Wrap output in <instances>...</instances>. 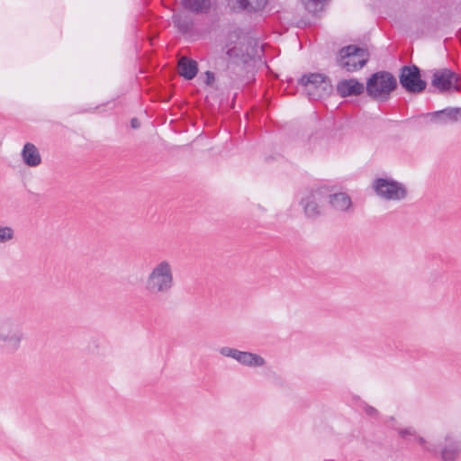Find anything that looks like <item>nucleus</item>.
Masks as SVG:
<instances>
[{"mask_svg": "<svg viewBox=\"0 0 461 461\" xmlns=\"http://www.w3.org/2000/svg\"><path fill=\"white\" fill-rule=\"evenodd\" d=\"M433 445L436 450L428 452L438 456L442 461H456L461 455V438L455 432L447 433L438 444Z\"/></svg>", "mask_w": 461, "mask_h": 461, "instance_id": "nucleus-9", "label": "nucleus"}, {"mask_svg": "<svg viewBox=\"0 0 461 461\" xmlns=\"http://www.w3.org/2000/svg\"><path fill=\"white\" fill-rule=\"evenodd\" d=\"M326 0H302L305 9L312 14L320 12Z\"/></svg>", "mask_w": 461, "mask_h": 461, "instance_id": "nucleus-22", "label": "nucleus"}, {"mask_svg": "<svg viewBox=\"0 0 461 461\" xmlns=\"http://www.w3.org/2000/svg\"><path fill=\"white\" fill-rule=\"evenodd\" d=\"M365 411L366 414L370 415V416H375L376 414V410L374 408V407H371V406H366V409H365Z\"/></svg>", "mask_w": 461, "mask_h": 461, "instance_id": "nucleus-25", "label": "nucleus"}, {"mask_svg": "<svg viewBox=\"0 0 461 461\" xmlns=\"http://www.w3.org/2000/svg\"><path fill=\"white\" fill-rule=\"evenodd\" d=\"M258 55L256 41L246 36L232 47V75L241 84L250 82L254 77L255 57Z\"/></svg>", "mask_w": 461, "mask_h": 461, "instance_id": "nucleus-1", "label": "nucleus"}, {"mask_svg": "<svg viewBox=\"0 0 461 461\" xmlns=\"http://www.w3.org/2000/svg\"><path fill=\"white\" fill-rule=\"evenodd\" d=\"M14 231L10 226L0 225V244L6 243L14 239Z\"/></svg>", "mask_w": 461, "mask_h": 461, "instance_id": "nucleus-23", "label": "nucleus"}, {"mask_svg": "<svg viewBox=\"0 0 461 461\" xmlns=\"http://www.w3.org/2000/svg\"><path fill=\"white\" fill-rule=\"evenodd\" d=\"M182 7L195 14H205L212 9V0H181Z\"/></svg>", "mask_w": 461, "mask_h": 461, "instance_id": "nucleus-17", "label": "nucleus"}, {"mask_svg": "<svg viewBox=\"0 0 461 461\" xmlns=\"http://www.w3.org/2000/svg\"><path fill=\"white\" fill-rule=\"evenodd\" d=\"M220 352L221 355H223L225 357H230V348H229V347L221 348L220 349Z\"/></svg>", "mask_w": 461, "mask_h": 461, "instance_id": "nucleus-26", "label": "nucleus"}, {"mask_svg": "<svg viewBox=\"0 0 461 461\" xmlns=\"http://www.w3.org/2000/svg\"><path fill=\"white\" fill-rule=\"evenodd\" d=\"M375 194L387 202H402L408 196L406 185L392 177H377L372 183Z\"/></svg>", "mask_w": 461, "mask_h": 461, "instance_id": "nucleus-4", "label": "nucleus"}, {"mask_svg": "<svg viewBox=\"0 0 461 461\" xmlns=\"http://www.w3.org/2000/svg\"><path fill=\"white\" fill-rule=\"evenodd\" d=\"M205 76H206L205 83L207 85H212L214 81V74L211 71H206Z\"/></svg>", "mask_w": 461, "mask_h": 461, "instance_id": "nucleus-24", "label": "nucleus"}, {"mask_svg": "<svg viewBox=\"0 0 461 461\" xmlns=\"http://www.w3.org/2000/svg\"><path fill=\"white\" fill-rule=\"evenodd\" d=\"M225 53L227 56L230 57V48H228V46L226 45V50H225Z\"/></svg>", "mask_w": 461, "mask_h": 461, "instance_id": "nucleus-28", "label": "nucleus"}, {"mask_svg": "<svg viewBox=\"0 0 461 461\" xmlns=\"http://www.w3.org/2000/svg\"><path fill=\"white\" fill-rule=\"evenodd\" d=\"M300 83L304 87L305 93L312 99L324 98L332 92L330 80L321 73L303 75L300 79Z\"/></svg>", "mask_w": 461, "mask_h": 461, "instance_id": "nucleus-7", "label": "nucleus"}, {"mask_svg": "<svg viewBox=\"0 0 461 461\" xmlns=\"http://www.w3.org/2000/svg\"><path fill=\"white\" fill-rule=\"evenodd\" d=\"M328 194V186H317L302 193L299 203L307 218L319 217L323 209V201Z\"/></svg>", "mask_w": 461, "mask_h": 461, "instance_id": "nucleus-5", "label": "nucleus"}, {"mask_svg": "<svg viewBox=\"0 0 461 461\" xmlns=\"http://www.w3.org/2000/svg\"><path fill=\"white\" fill-rule=\"evenodd\" d=\"M179 75L186 80L194 78L198 72V64L187 57L180 58L178 61Z\"/></svg>", "mask_w": 461, "mask_h": 461, "instance_id": "nucleus-20", "label": "nucleus"}, {"mask_svg": "<svg viewBox=\"0 0 461 461\" xmlns=\"http://www.w3.org/2000/svg\"><path fill=\"white\" fill-rule=\"evenodd\" d=\"M23 339L22 328L10 315L0 312V348L7 352L16 351Z\"/></svg>", "mask_w": 461, "mask_h": 461, "instance_id": "nucleus-3", "label": "nucleus"}, {"mask_svg": "<svg viewBox=\"0 0 461 461\" xmlns=\"http://www.w3.org/2000/svg\"><path fill=\"white\" fill-rule=\"evenodd\" d=\"M131 126L133 129H137V128H139L140 126V121L137 118H132L131 120Z\"/></svg>", "mask_w": 461, "mask_h": 461, "instance_id": "nucleus-27", "label": "nucleus"}, {"mask_svg": "<svg viewBox=\"0 0 461 461\" xmlns=\"http://www.w3.org/2000/svg\"><path fill=\"white\" fill-rule=\"evenodd\" d=\"M174 285L173 267L167 260L154 265L145 280V290L150 295H167Z\"/></svg>", "mask_w": 461, "mask_h": 461, "instance_id": "nucleus-2", "label": "nucleus"}, {"mask_svg": "<svg viewBox=\"0 0 461 461\" xmlns=\"http://www.w3.org/2000/svg\"><path fill=\"white\" fill-rule=\"evenodd\" d=\"M396 80L388 72L375 73L366 82V92L372 98L384 101L395 88Z\"/></svg>", "mask_w": 461, "mask_h": 461, "instance_id": "nucleus-6", "label": "nucleus"}, {"mask_svg": "<svg viewBox=\"0 0 461 461\" xmlns=\"http://www.w3.org/2000/svg\"><path fill=\"white\" fill-rule=\"evenodd\" d=\"M21 155L23 161L28 167H37L41 163V157L38 149L31 142L24 144Z\"/></svg>", "mask_w": 461, "mask_h": 461, "instance_id": "nucleus-18", "label": "nucleus"}, {"mask_svg": "<svg viewBox=\"0 0 461 461\" xmlns=\"http://www.w3.org/2000/svg\"><path fill=\"white\" fill-rule=\"evenodd\" d=\"M457 77L449 69L437 70L433 74L432 86L441 92L456 90L459 87L456 86Z\"/></svg>", "mask_w": 461, "mask_h": 461, "instance_id": "nucleus-12", "label": "nucleus"}, {"mask_svg": "<svg viewBox=\"0 0 461 461\" xmlns=\"http://www.w3.org/2000/svg\"><path fill=\"white\" fill-rule=\"evenodd\" d=\"M400 83L408 92L420 93L426 87V83L420 79L417 67H404L400 76Z\"/></svg>", "mask_w": 461, "mask_h": 461, "instance_id": "nucleus-11", "label": "nucleus"}, {"mask_svg": "<svg viewBox=\"0 0 461 461\" xmlns=\"http://www.w3.org/2000/svg\"><path fill=\"white\" fill-rule=\"evenodd\" d=\"M173 22L177 30L184 34L190 32L194 26L192 19L186 16L174 15Z\"/></svg>", "mask_w": 461, "mask_h": 461, "instance_id": "nucleus-21", "label": "nucleus"}, {"mask_svg": "<svg viewBox=\"0 0 461 461\" xmlns=\"http://www.w3.org/2000/svg\"><path fill=\"white\" fill-rule=\"evenodd\" d=\"M268 0H235L232 12L241 11L247 14L261 12L267 5Z\"/></svg>", "mask_w": 461, "mask_h": 461, "instance_id": "nucleus-16", "label": "nucleus"}, {"mask_svg": "<svg viewBox=\"0 0 461 461\" xmlns=\"http://www.w3.org/2000/svg\"><path fill=\"white\" fill-rule=\"evenodd\" d=\"M363 90L364 85L356 79L342 80L337 86L338 93L343 97L359 95Z\"/></svg>", "mask_w": 461, "mask_h": 461, "instance_id": "nucleus-19", "label": "nucleus"}, {"mask_svg": "<svg viewBox=\"0 0 461 461\" xmlns=\"http://www.w3.org/2000/svg\"><path fill=\"white\" fill-rule=\"evenodd\" d=\"M368 57L366 50L349 45L339 50L338 63L346 71L353 72L362 68L366 64Z\"/></svg>", "mask_w": 461, "mask_h": 461, "instance_id": "nucleus-8", "label": "nucleus"}, {"mask_svg": "<svg viewBox=\"0 0 461 461\" xmlns=\"http://www.w3.org/2000/svg\"><path fill=\"white\" fill-rule=\"evenodd\" d=\"M395 430L402 439L409 442H417L424 451L436 450L433 443L420 437L413 427L400 426L396 427Z\"/></svg>", "mask_w": 461, "mask_h": 461, "instance_id": "nucleus-13", "label": "nucleus"}, {"mask_svg": "<svg viewBox=\"0 0 461 461\" xmlns=\"http://www.w3.org/2000/svg\"><path fill=\"white\" fill-rule=\"evenodd\" d=\"M330 208L339 213L349 214L354 211V204L350 195L342 191L331 192L328 187V194L326 196Z\"/></svg>", "mask_w": 461, "mask_h": 461, "instance_id": "nucleus-10", "label": "nucleus"}, {"mask_svg": "<svg viewBox=\"0 0 461 461\" xmlns=\"http://www.w3.org/2000/svg\"><path fill=\"white\" fill-rule=\"evenodd\" d=\"M232 359L237 360L242 366L250 367V368H258L264 367L267 364L266 359L252 352L248 351H240L238 349L232 348Z\"/></svg>", "mask_w": 461, "mask_h": 461, "instance_id": "nucleus-14", "label": "nucleus"}, {"mask_svg": "<svg viewBox=\"0 0 461 461\" xmlns=\"http://www.w3.org/2000/svg\"><path fill=\"white\" fill-rule=\"evenodd\" d=\"M430 121L438 124H447L461 121V108H446L429 114Z\"/></svg>", "mask_w": 461, "mask_h": 461, "instance_id": "nucleus-15", "label": "nucleus"}]
</instances>
